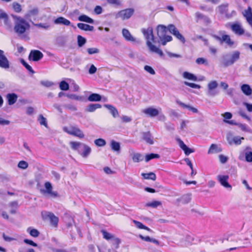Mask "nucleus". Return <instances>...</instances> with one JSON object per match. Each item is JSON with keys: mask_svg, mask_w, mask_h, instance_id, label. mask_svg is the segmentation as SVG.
I'll list each match as a JSON object with an SVG mask.
<instances>
[{"mask_svg": "<svg viewBox=\"0 0 252 252\" xmlns=\"http://www.w3.org/2000/svg\"><path fill=\"white\" fill-rule=\"evenodd\" d=\"M55 24H61L65 26H69L70 25V22L63 17H60L57 18L54 20Z\"/></svg>", "mask_w": 252, "mask_h": 252, "instance_id": "393cba45", "label": "nucleus"}, {"mask_svg": "<svg viewBox=\"0 0 252 252\" xmlns=\"http://www.w3.org/2000/svg\"><path fill=\"white\" fill-rule=\"evenodd\" d=\"M77 42L79 47H82L86 42V39L81 35L77 36Z\"/></svg>", "mask_w": 252, "mask_h": 252, "instance_id": "5fc2aeb1", "label": "nucleus"}, {"mask_svg": "<svg viewBox=\"0 0 252 252\" xmlns=\"http://www.w3.org/2000/svg\"><path fill=\"white\" fill-rule=\"evenodd\" d=\"M112 245V248L114 249H117L119 247V244L121 243L120 240L114 236V238L110 241Z\"/></svg>", "mask_w": 252, "mask_h": 252, "instance_id": "a19ab883", "label": "nucleus"}, {"mask_svg": "<svg viewBox=\"0 0 252 252\" xmlns=\"http://www.w3.org/2000/svg\"><path fill=\"white\" fill-rule=\"evenodd\" d=\"M6 98L8 100V104L11 105L16 102L18 96L14 93L8 94L6 95Z\"/></svg>", "mask_w": 252, "mask_h": 252, "instance_id": "b1692460", "label": "nucleus"}, {"mask_svg": "<svg viewBox=\"0 0 252 252\" xmlns=\"http://www.w3.org/2000/svg\"><path fill=\"white\" fill-rule=\"evenodd\" d=\"M14 20V30L18 35L24 33L30 28L29 23L23 18L15 15H12Z\"/></svg>", "mask_w": 252, "mask_h": 252, "instance_id": "f03ea898", "label": "nucleus"}, {"mask_svg": "<svg viewBox=\"0 0 252 252\" xmlns=\"http://www.w3.org/2000/svg\"><path fill=\"white\" fill-rule=\"evenodd\" d=\"M224 32H221V36H219L218 35H214V37L219 41L221 43H225L227 44L229 47H232L234 44V41H233L229 35H227L224 34Z\"/></svg>", "mask_w": 252, "mask_h": 252, "instance_id": "20e7f679", "label": "nucleus"}, {"mask_svg": "<svg viewBox=\"0 0 252 252\" xmlns=\"http://www.w3.org/2000/svg\"><path fill=\"white\" fill-rule=\"evenodd\" d=\"M42 216L44 219L50 220V223L53 226H57L59 219L54 214L49 212H44L42 213Z\"/></svg>", "mask_w": 252, "mask_h": 252, "instance_id": "0eeeda50", "label": "nucleus"}, {"mask_svg": "<svg viewBox=\"0 0 252 252\" xmlns=\"http://www.w3.org/2000/svg\"><path fill=\"white\" fill-rule=\"evenodd\" d=\"M172 37L170 35H165L163 37V39H160L161 43L163 45H165L167 42L171 41Z\"/></svg>", "mask_w": 252, "mask_h": 252, "instance_id": "bf43d9fd", "label": "nucleus"}, {"mask_svg": "<svg viewBox=\"0 0 252 252\" xmlns=\"http://www.w3.org/2000/svg\"><path fill=\"white\" fill-rule=\"evenodd\" d=\"M38 122L41 125L47 127V123L46 119L42 115H39L37 119Z\"/></svg>", "mask_w": 252, "mask_h": 252, "instance_id": "8fccbe9b", "label": "nucleus"}, {"mask_svg": "<svg viewBox=\"0 0 252 252\" xmlns=\"http://www.w3.org/2000/svg\"><path fill=\"white\" fill-rule=\"evenodd\" d=\"M0 67L4 69L9 67V61L4 55V52L0 50Z\"/></svg>", "mask_w": 252, "mask_h": 252, "instance_id": "ddd939ff", "label": "nucleus"}, {"mask_svg": "<svg viewBox=\"0 0 252 252\" xmlns=\"http://www.w3.org/2000/svg\"><path fill=\"white\" fill-rule=\"evenodd\" d=\"M38 8L34 7L28 11V12L25 15V18L27 19H30L32 17L37 16L38 15Z\"/></svg>", "mask_w": 252, "mask_h": 252, "instance_id": "4be33fe9", "label": "nucleus"}, {"mask_svg": "<svg viewBox=\"0 0 252 252\" xmlns=\"http://www.w3.org/2000/svg\"><path fill=\"white\" fill-rule=\"evenodd\" d=\"M141 175L145 179H151L155 181L156 179V175L153 172H150L149 173H142Z\"/></svg>", "mask_w": 252, "mask_h": 252, "instance_id": "c03bdc74", "label": "nucleus"}, {"mask_svg": "<svg viewBox=\"0 0 252 252\" xmlns=\"http://www.w3.org/2000/svg\"><path fill=\"white\" fill-rule=\"evenodd\" d=\"M34 25L38 28H42L45 30L48 29L50 27V25L48 24L39 23L35 24Z\"/></svg>", "mask_w": 252, "mask_h": 252, "instance_id": "69168bd1", "label": "nucleus"}, {"mask_svg": "<svg viewBox=\"0 0 252 252\" xmlns=\"http://www.w3.org/2000/svg\"><path fill=\"white\" fill-rule=\"evenodd\" d=\"M104 106L110 111L113 117L116 118L119 116V112L117 109L113 106L110 104H104Z\"/></svg>", "mask_w": 252, "mask_h": 252, "instance_id": "c85d7f7f", "label": "nucleus"}, {"mask_svg": "<svg viewBox=\"0 0 252 252\" xmlns=\"http://www.w3.org/2000/svg\"><path fill=\"white\" fill-rule=\"evenodd\" d=\"M183 77L184 78L196 81H197V77L194 74L187 71H185L183 73Z\"/></svg>", "mask_w": 252, "mask_h": 252, "instance_id": "4c0bfd02", "label": "nucleus"}, {"mask_svg": "<svg viewBox=\"0 0 252 252\" xmlns=\"http://www.w3.org/2000/svg\"><path fill=\"white\" fill-rule=\"evenodd\" d=\"M63 130L67 133L77 136L80 138H82L84 137L83 132L78 127L74 126H71L68 127H65L63 128Z\"/></svg>", "mask_w": 252, "mask_h": 252, "instance_id": "39448f33", "label": "nucleus"}, {"mask_svg": "<svg viewBox=\"0 0 252 252\" xmlns=\"http://www.w3.org/2000/svg\"><path fill=\"white\" fill-rule=\"evenodd\" d=\"M81 146V152L79 153L83 158H87L91 152V148L88 145L83 143Z\"/></svg>", "mask_w": 252, "mask_h": 252, "instance_id": "6ab92c4d", "label": "nucleus"}, {"mask_svg": "<svg viewBox=\"0 0 252 252\" xmlns=\"http://www.w3.org/2000/svg\"><path fill=\"white\" fill-rule=\"evenodd\" d=\"M217 179L222 186L229 189V190H231L232 186L228 182L229 179L228 175H219L217 176Z\"/></svg>", "mask_w": 252, "mask_h": 252, "instance_id": "9b49d317", "label": "nucleus"}, {"mask_svg": "<svg viewBox=\"0 0 252 252\" xmlns=\"http://www.w3.org/2000/svg\"><path fill=\"white\" fill-rule=\"evenodd\" d=\"M110 146L112 150L118 153H119L120 151V144L119 142H116L114 140H112L110 142Z\"/></svg>", "mask_w": 252, "mask_h": 252, "instance_id": "72a5a7b5", "label": "nucleus"}, {"mask_svg": "<svg viewBox=\"0 0 252 252\" xmlns=\"http://www.w3.org/2000/svg\"><path fill=\"white\" fill-rule=\"evenodd\" d=\"M101 99V96L97 94H92L88 97V100L90 101H98Z\"/></svg>", "mask_w": 252, "mask_h": 252, "instance_id": "79ce46f5", "label": "nucleus"}, {"mask_svg": "<svg viewBox=\"0 0 252 252\" xmlns=\"http://www.w3.org/2000/svg\"><path fill=\"white\" fill-rule=\"evenodd\" d=\"M240 52L235 50L229 55H226L223 56L222 63L225 66L231 65L240 59Z\"/></svg>", "mask_w": 252, "mask_h": 252, "instance_id": "7ed1b4c3", "label": "nucleus"}, {"mask_svg": "<svg viewBox=\"0 0 252 252\" xmlns=\"http://www.w3.org/2000/svg\"><path fill=\"white\" fill-rule=\"evenodd\" d=\"M157 34L160 40L163 39V37L166 35L167 29L163 25H159L157 27Z\"/></svg>", "mask_w": 252, "mask_h": 252, "instance_id": "412c9836", "label": "nucleus"}, {"mask_svg": "<svg viewBox=\"0 0 252 252\" xmlns=\"http://www.w3.org/2000/svg\"><path fill=\"white\" fill-rule=\"evenodd\" d=\"M242 13L248 23L252 28V9L251 7L249 6L247 9L243 11Z\"/></svg>", "mask_w": 252, "mask_h": 252, "instance_id": "2eb2a0df", "label": "nucleus"}, {"mask_svg": "<svg viewBox=\"0 0 252 252\" xmlns=\"http://www.w3.org/2000/svg\"><path fill=\"white\" fill-rule=\"evenodd\" d=\"M221 149L220 147H219L217 145L215 144H212L208 151V154H215V153H218L221 152Z\"/></svg>", "mask_w": 252, "mask_h": 252, "instance_id": "c756f323", "label": "nucleus"}, {"mask_svg": "<svg viewBox=\"0 0 252 252\" xmlns=\"http://www.w3.org/2000/svg\"><path fill=\"white\" fill-rule=\"evenodd\" d=\"M142 138L146 143L149 144H153L154 141L150 132H145L142 133Z\"/></svg>", "mask_w": 252, "mask_h": 252, "instance_id": "a878e982", "label": "nucleus"}, {"mask_svg": "<svg viewBox=\"0 0 252 252\" xmlns=\"http://www.w3.org/2000/svg\"><path fill=\"white\" fill-rule=\"evenodd\" d=\"M134 10L133 8H127L118 12L116 15V18H121L123 20L129 19L133 14Z\"/></svg>", "mask_w": 252, "mask_h": 252, "instance_id": "423d86ee", "label": "nucleus"}, {"mask_svg": "<svg viewBox=\"0 0 252 252\" xmlns=\"http://www.w3.org/2000/svg\"><path fill=\"white\" fill-rule=\"evenodd\" d=\"M144 69L148 72H149L150 74L152 75L155 74L156 72L154 69L150 66L149 65H145L144 66Z\"/></svg>", "mask_w": 252, "mask_h": 252, "instance_id": "338daca9", "label": "nucleus"}, {"mask_svg": "<svg viewBox=\"0 0 252 252\" xmlns=\"http://www.w3.org/2000/svg\"><path fill=\"white\" fill-rule=\"evenodd\" d=\"M0 19H3L4 23L7 26H10V22L8 18V15L3 10L0 9Z\"/></svg>", "mask_w": 252, "mask_h": 252, "instance_id": "cd10ccee", "label": "nucleus"}, {"mask_svg": "<svg viewBox=\"0 0 252 252\" xmlns=\"http://www.w3.org/2000/svg\"><path fill=\"white\" fill-rule=\"evenodd\" d=\"M177 141L178 143L179 147L184 151L185 154L188 156L190 154L194 152V150L189 148L184 143V142L180 138H177Z\"/></svg>", "mask_w": 252, "mask_h": 252, "instance_id": "dca6fc26", "label": "nucleus"}, {"mask_svg": "<svg viewBox=\"0 0 252 252\" xmlns=\"http://www.w3.org/2000/svg\"><path fill=\"white\" fill-rule=\"evenodd\" d=\"M218 86V83L216 81H210L207 85V94L211 96H214L218 94V92L216 90Z\"/></svg>", "mask_w": 252, "mask_h": 252, "instance_id": "1a4fd4ad", "label": "nucleus"}, {"mask_svg": "<svg viewBox=\"0 0 252 252\" xmlns=\"http://www.w3.org/2000/svg\"><path fill=\"white\" fill-rule=\"evenodd\" d=\"M230 28L231 31L237 35H242L245 33V30L241 24L239 22H235L231 24Z\"/></svg>", "mask_w": 252, "mask_h": 252, "instance_id": "6e6552de", "label": "nucleus"}, {"mask_svg": "<svg viewBox=\"0 0 252 252\" xmlns=\"http://www.w3.org/2000/svg\"><path fill=\"white\" fill-rule=\"evenodd\" d=\"M44 186L46 189L45 192L48 194H52V186L51 185V184L49 182H47L45 183Z\"/></svg>", "mask_w": 252, "mask_h": 252, "instance_id": "4d7b16f0", "label": "nucleus"}, {"mask_svg": "<svg viewBox=\"0 0 252 252\" xmlns=\"http://www.w3.org/2000/svg\"><path fill=\"white\" fill-rule=\"evenodd\" d=\"M168 30L170 33L173 34L177 38L180 40L182 43L185 42V39L184 36L179 32L177 29L173 25H170L168 27Z\"/></svg>", "mask_w": 252, "mask_h": 252, "instance_id": "9d476101", "label": "nucleus"}, {"mask_svg": "<svg viewBox=\"0 0 252 252\" xmlns=\"http://www.w3.org/2000/svg\"><path fill=\"white\" fill-rule=\"evenodd\" d=\"M161 202L159 201H153L152 202H148L146 204L145 206L147 207H151L153 208H156L157 207L160 206Z\"/></svg>", "mask_w": 252, "mask_h": 252, "instance_id": "de8ad7c7", "label": "nucleus"}, {"mask_svg": "<svg viewBox=\"0 0 252 252\" xmlns=\"http://www.w3.org/2000/svg\"><path fill=\"white\" fill-rule=\"evenodd\" d=\"M241 89L242 92L246 95H250L252 93V90L249 85H242Z\"/></svg>", "mask_w": 252, "mask_h": 252, "instance_id": "2f4dec72", "label": "nucleus"}, {"mask_svg": "<svg viewBox=\"0 0 252 252\" xmlns=\"http://www.w3.org/2000/svg\"><path fill=\"white\" fill-rule=\"evenodd\" d=\"M66 96L71 99H74L80 101L84 100V97L83 96L77 95L75 94H67Z\"/></svg>", "mask_w": 252, "mask_h": 252, "instance_id": "37998d69", "label": "nucleus"}, {"mask_svg": "<svg viewBox=\"0 0 252 252\" xmlns=\"http://www.w3.org/2000/svg\"><path fill=\"white\" fill-rule=\"evenodd\" d=\"M83 143L78 142H70V145L72 149L77 150L78 152H81V145Z\"/></svg>", "mask_w": 252, "mask_h": 252, "instance_id": "58836bf2", "label": "nucleus"}, {"mask_svg": "<svg viewBox=\"0 0 252 252\" xmlns=\"http://www.w3.org/2000/svg\"><path fill=\"white\" fill-rule=\"evenodd\" d=\"M78 20L81 22H84L90 24H93L94 21L93 19L86 15H82L78 17Z\"/></svg>", "mask_w": 252, "mask_h": 252, "instance_id": "c9c22d12", "label": "nucleus"}, {"mask_svg": "<svg viewBox=\"0 0 252 252\" xmlns=\"http://www.w3.org/2000/svg\"><path fill=\"white\" fill-rule=\"evenodd\" d=\"M142 32L146 39V44L149 51L152 53L157 54L161 57H163V53L162 50L153 44V43H156L157 41L153 35L152 28L149 27L147 29H143Z\"/></svg>", "mask_w": 252, "mask_h": 252, "instance_id": "f257e3e1", "label": "nucleus"}, {"mask_svg": "<svg viewBox=\"0 0 252 252\" xmlns=\"http://www.w3.org/2000/svg\"><path fill=\"white\" fill-rule=\"evenodd\" d=\"M133 222L137 228L139 229H143L150 232H152V230L150 228L143 225L141 222L135 220H133Z\"/></svg>", "mask_w": 252, "mask_h": 252, "instance_id": "ea45409f", "label": "nucleus"}, {"mask_svg": "<svg viewBox=\"0 0 252 252\" xmlns=\"http://www.w3.org/2000/svg\"><path fill=\"white\" fill-rule=\"evenodd\" d=\"M183 204H187L191 200V196L190 194H185L183 195L179 199H178Z\"/></svg>", "mask_w": 252, "mask_h": 252, "instance_id": "49530a36", "label": "nucleus"}, {"mask_svg": "<svg viewBox=\"0 0 252 252\" xmlns=\"http://www.w3.org/2000/svg\"><path fill=\"white\" fill-rule=\"evenodd\" d=\"M139 237L142 240H144L145 241L150 242L153 243L154 244H155L157 245H159V244H160V243H159V242L157 240H156V239H155L154 238H150L149 236L145 237V236H143L142 235H139Z\"/></svg>", "mask_w": 252, "mask_h": 252, "instance_id": "f704fd0d", "label": "nucleus"}, {"mask_svg": "<svg viewBox=\"0 0 252 252\" xmlns=\"http://www.w3.org/2000/svg\"><path fill=\"white\" fill-rule=\"evenodd\" d=\"M101 105L99 104H90L85 109V111L88 112H93L96 109L100 108Z\"/></svg>", "mask_w": 252, "mask_h": 252, "instance_id": "473e14b6", "label": "nucleus"}, {"mask_svg": "<svg viewBox=\"0 0 252 252\" xmlns=\"http://www.w3.org/2000/svg\"><path fill=\"white\" fill-rule=\"evenodd\" d=\"M27 231L31 236L35 238L37 237L40 234L39 232L37 229L32 227H28L27 229Z\"/></svg>", "mask_w": 252, "mask_h": 252, "instance_id": "e433bc0d", "label": "nucleus"}, {"mask_svg": "<svg viewBox=\"0 0 252 252\" xmlns=\"http://www.w3.org/2000/svg\"><path fill=\"white\" fill-rule=\"evenodd\" d=\"M196 63L198 64H205V65H208V61L203 58H198L196 60Z\"/></svg>", "mask_w": 252, "mask_h": 252, "instance_id": "6e6d98bb", "label": "nucleus"}, {"mask_svg": "<svg viewBox=\"0 0 252 252\" xmlns=\"http://www.w3.org/2000/svg\"><path fill=\"white\" fill-rule=\"evenodd\" d=\"M101 232L103 235V238L108 241H111L114 237L115 236L112 234L104 230H102Z\"/></svg>", "mask_w": 252, "mask_h": 252, "instance_id": "a18cd8bd", "label": "nucleus"}, {"mask_svg": "<svg viewBox=\"0 0 252 252\" xmlns=\"http://www.w3.org/2000/svg\"><path fill=\"white\" fill-rule=\"evenodd\" d=\"M59 87L62 91H67L69 89L68 84L64 81H62L60 83Z\"/></svg>", "mask_w": 252, "mask_h": 252, "instance_id": "3c124183", "label": "nucleus"}, {"mask_svg": "<svg viewBox=\"0 0 252 252\" xmlns=\"http://www.w3.org/2000/svg\"><path fill=\"white\" fill-rule=\"evenodd\" d=\"M77 27L81 30L85 31H92L94 30V27L84 23L77 24Z\"/></svg>", "mask_w": 252, "mask_h": 252, "instance_id": "7c9ffc66", "label": "nucleus"}, {"mask_svg": "<svg viewBox=\"0 0 252 252\" xmlns=\"http://www.w3.org/2000/svg\"><path fill=\"white\" fill-rule=\"evenodd\" d=\"M176 103L183 108H187L194 113H197L198 112V110L196 108L192 107L189 105L186 104L179 100H176Z\"/></svg>", "mask_w": 252, "mask_h": 252, "instance_id": "bb28decb", "label": "nucleus"}, {"mask_svg": "<svg viewBox=\"0 0 252 252\" xmlns=\"http://www.w3.org/2000/svg\"><path fill=\"white\" fill-rule=\"evenodd\" d=\"M244 139V137H240L239 136H235L233 137V143L238 145H240L241 143V140H243Z\"/></svg>", "mask_w": 252, "mask_h": 252, "instance_id": "680f3d73", "label": "nucleus"}, {"mask_svg": "<svg viewBox=\"0 0 252 252\" xmlns=\"http://www.w3.org/2000/svg\"><path fill=\"white\" fill-rule=\"evenodd\" d=\"M18 167L20 168L25 169L28 167V163L25 161L22 160L18 163Z\"/></svg>", "mask_w": 252, "mask_h": 252, "instance_id": "e2e57ef3", "label": "nucleus"}, {"mask_svg": "<svg viewBox=\"0 0 252 252\" xmlns=\"http://www.w3.org/2000/svg\"><path fill=\"white\" fill-rule=\"evenodd\" d=\"M159 158V156L158 154H148L145 156V161L148 162L152 159Z\"/></svg>", "mask_w": 252, "mask_h": 252, "instance_id": "603ef678", "label": "nucleus"}, {"mask_svg": "<svg viewBox=\"0 0 252 252\" xmlns=\"http://www.w3.org/2000/svg\"><path fill=\"white\" fill-rule=\"evenodd\" d=\"M227 6H228V4H222V5L218 6V9L220 13H221L222 14H226V12L227 11Z\"/></svg>", "mask_w": 252, "mask_h": 252, "instance_id": "09e8293b", "label": "nucleus"}, {"mask_svg": "<svg viewBox=\"0 0 252 252\" xmlns=\"http://www.w3.org/2000/svg\"><path fill=\"white\" fill-rule=\"evenodd\" d=\"M251 147L247 146L246 147L245 150V156L246 160L247 162H252V151Z\"/></svg>", "mask_w": 252, "mask_h": 252, "instance_id": "5701e85b", "label": "nucleus"}, {"mask_svg": "<svg viewBox=\"0 0 252 252\" xmlns=\"http://www.w3.org/2000/svg\"><path fill=\"white\" fill-rule=\"evenodd\" d=\"M63 107L71 111H76L77 110L76 106L71 103L64 104Z\"/></svg>", "mask_w": 252, "mask_h": 252, "instance_id": "052dcab7", "label": "nucleus"}, {"mask_svg": "<svg viewBox=\"0 0 252 252\" xmlns=\"http://www.w3.org/2000/svg\"><path fill=\"white\" fill-rule=\"evenodd\" d=\"M195 17L196 18L197 22L202 21L206 24H208L211 22L208 17L204 15L203 14L198 12L195 13Z\"/></svg>", "mask_w": 252, "mask_h": 252, "instance_id": "aec40b11", "label": "nucleus"}, {"mask_svg": "<svg viewBox=\"0 0 252 252\" xmlns=\"http://www.w3.org/2000/svg\"><path fill=\"white\" fill-rule=\"evenodd\" d=\"M43 56V54L38 50L31 51L29 58L30 60L33 61H38L42 58Z\"/></svg>", "mask_w": 252, "mask_h": 252, "instance_id": "4468645a", "label": "nucleus"}, {"mask_svg": "<svg viewBox=\"0 0 252 252\" xmlns=\"http://www.w3.org/2000/svg\"><path fill=\"white\" fill-rule=\"evenodd\" d=\"M122 34L125 39L128 41L139 42L136 38L133 37L130 34L129 31L126 29H124L122 30Z\"/></svg>", "mask_w": 252, "mask_h": 252, "instance_id": "a211bd4d", "label": "nucleus"}, {"mask_svg": "<svg viewBox=\"0 0 252 252\" xmlns=\"http://www.w3.org/2000/svg\"><path fill=\"white\" fill-rule=\"evenodd\" d=\"M12 5H13V8L15 12H21L22 9H21V5L19 3H16V2H14V3H13Z\"/></svg>", "mask_w": 252, "mask_h": 252, "instance_id": "0e129e2a", "label": "nucleus"}, {"mask_svg": "<svg viewBox=\"0 0 252 252\" xmlns=\"http://www.w3.org/2000/svg\"><path fill=\"white\" fill-rule=\"evenodd\" d=\"M94 144L97 146L99 147H103L104 146L106 145V142L102 138H99L97 139H96L94 141Z\"/></svg>", "mask_w": 252, "mask_h": 252, "instance_id": "864d4df0", "label": "nucleus"}, {"mask_svg": "<svg viewBox=\"0 0 252 252\" xmlns=\"http://www.w3.org/2000/svg\"><path fill=\"white\" fill-rule=\"evenodd\" d=\"M21 63L26 68V69L32 73H34V72L32 69V67L28 64L23 59H21Z\"/></svg>", "mask_w": 252, "mask_h": 252, "instance_id": "13d9d810", "label": "nucleus"}, {"mask_svg": "<svg viewBox=\"0 0 252 252\" xmlns=\"http://www.w3.org/2000/svg\"><path fill=\"white\" fill-rule=\"evenodd\" d=\"M87 52L90 55L98 53L99 51L96 48H90L87 49Z\"/></svg>", "mask_w": 252, "mask_h": 252, "instance_id": "774afa93", "label": "nucleus"}, {"mask_svg": "<svg viewBox=\"0 0 252 252\" xmlns=\"http://www.w3.org/2000/svg\"><path fill=\"white\" fill-rule=\"evenodd\" d=\"M142 112L145 114L151 117H156L159 114L158 110L153 107H149L148 108L145 109L142 111Z\"/></svg>", "mask_w": 252, "mask_h": 252, "instance_id": "f3484780", "label": "nucleus"}, {"mask_svg": "<svg viewBox=\"0 0 252 252\" xmlns=\"http://www.w3.org/2000/svg\"><path fill=\"white\" fill-rule=\"evenodd\" d=\"M129 156L134 162H139L144 160V156L140 153H136L133 149H129Z\"/></svg>", "mask_w": 252, "mask_h": 252, "instance_id": "f8f14e48", "label": "nucleus"}]
</instances>
